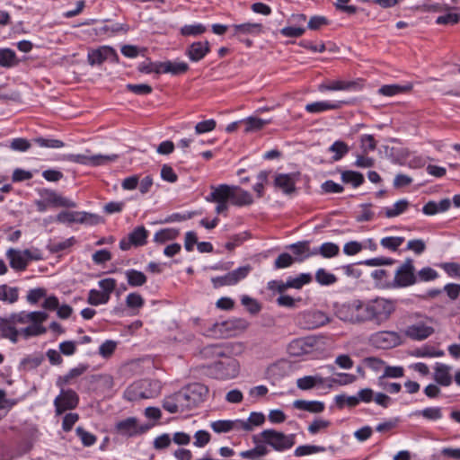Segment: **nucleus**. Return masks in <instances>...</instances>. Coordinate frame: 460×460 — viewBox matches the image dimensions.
Masks as SVG:
<instances>
[{"label":"nucleus","mask_w":460,"mask_h":460,"mask_svg":"<svg viewBox=\"0 0 460 460\" xmlns=\"http://www.w3.org/2000/svg\"><path fill=\"white\" fill-rule=\"evenodd\" d=\"M125 276L128 281V284L130 287H141L146 283L147 278L146 276L139 270H127L125 271Z\"/></svg>","instance_id":"34"},{"label":"nucleus","mask_w":460,"mask_h":460,"mask_svg":"<svg viewBox=\"0 0 460 460\" xmlns=\"http://www.w3.org/2000/svg\"><path fill=\"white\" fill-rule=\"evenodd\" d=\"M450 371L451 367L443 363H437L433 376L435 382L442 386H449L452 384V376Z\"/></svg>","instance_id":"29"},{"label":"nucleus","mask_w":460,"mask_h":460,"mask_svg":"<svg viewBox=\"0 0 460 460\" xmlns=\"http://www.w3.org/2000/svg\"><path fill=\"white\" fill-rule=\"evenodd\" d=\"M109 300V296L100 290L93 288L88 293L87 303L91 305L97 306L100 305H105Z\"/></svg>","instance_id":"42"},{"label":"nucleus","mask_w":460,"mask_h":460,"mask_svg":"<svg viewBox=\"0 0 460 460\" xmlns=\"http://www.w3.org/2000/svg\"><path fill=\"white\" fill-rule=\"evenodd\" d=\"M444 351L431 346H423L417 349L413 355L418 358H438L444 356Z\"/></svg>","instance_id":"49"},{"label":"nucleus","mask_w":460,"mask_h":460,"mask_svg":"<svg viewBox=\"0 0 460 460\" xmlns=\"http://www.w3.org/2000/svg\"><path fill=\"white\" fill-rule=\"evenodd\" d=\"M435 330L432 326L426 325L423 323H418L410 325L405 331L407 337L415 340L422 341L434 333Z\"/></svg>","instance_id":"23"},{"label":"nucleus","mask_w":460,"mask_h":460,"mask_svg":"<svg viewBox=\"0 0 460 460\" xmlns=\"http://www.w3.org/2000/svg\"><path fill=\"white\" fill-rule=\"evenodd\" d=\"M116 431L121 436L133 437L144 433L146 429L138 426L137 418L129 417L116 424Z\"/></svg>","instance_id":"15"},{"label":"nucleus","mask_w":460,"mask_h":460,"mask_svg":"<svg viewBox=\"0 0 460 460\" xmlns=\"http://www.w3.org/2000/svg\"><path fill=\"white\" fill-rule=\"evenodd\" d=\"M273 186L286 195H291L296 192V180L289 173H277L274 178Z\"/></svg>","instance_id":"19"},{"label":"nucleus","mask_w":460,"mask_h":460,"mask_svg":"<svg viewBox=\"0 0 460 460\" xmlns=\"http://www.w3.org/2000/svg\"><path fill=\"white\" fill-rule=\"evenodd\" d=\"M242 305L252 314H258L261 310V305L257 300L250 297L249 296H243L241 299Z\"/></svg>","instance_id":"62"},{"label":"nucleus","mask_w":460,"mask_h":460,"mask_svg":"<svg viewBox=\"0 0 460 460\" xmlns=\"http://www.w3.org/2000/svg\"><path fill=\"white\" fill-rule=\"evenodd\" d=\"M116 348H117L116 341H111V340H107L99 347V354L102 358H108L114 353Z\"/></svg>","instance_id":"60"},{"label":"nucleus","mask_w":460,"mask_h":460,"mask_svg":"<svg viewBox=\"0 0 460 460\" xmlns=\"http://www.w3.org/2000/svg\"><path fill=\"white\" fill-rule=\"evenodd\" d=\"M79 397L72 389H61V393L54 400L56 413L62 414L67 410H73L77 407Z\"/></svg>","instance_id":"10"},{"label":"nucleus","mask_w":460,"mask_h":460,"mask_svg":"<svg viewBox=\"0 0 460 460\" xmlns=\"http://www.w3.org/2000/svg\"><path fill=\"white\" fill-rule=\"evenodd\" d=\"M242 423H243V426H247L246 428H240V430L244 431H252L253 429V427L255 426H261L265 421V416L261 412H252L247 419V420H240Z\"/></svg>","instance_id":"40"},{"label":"nucleus","mask_w":460,"mask_h":460,"mask_svg":"<svg viewBox=\"0 0 460 460\" xmlns=\"http://www.w3.org/2000/svg\"><path fill=\"white\" fill-rule=\"evenodd\" d=\"M6 258L9 261L10 267L15 271H23L28 266V258L23 251L10 248L6 251Z\"/></svg>","instance_id":"21"},{"label":"nucleus","mask_w":460,"mask_h":460,"mask_svg":"<svg viewBox=\"0 0 460 460\" xmlns=\"http://www.w3.org/2000/svg\"><path fill=\"white\" fill-rule=\"evenodd\" d=\"M411 89V85L385 84L378 89V93L384 96H394L404 93Z\"/></svg>","instance_id":"37"},{"label":"nucleus","mask_w":460,"mask_h":460,"mask_svg":"<svg viewBox=\"0 0 460 460\" xmlns=\"http://www.w3.org/2000/svg\"><path fill=\"white\" fill-rule=\"evenodd\" d=\"M358 84L354 81H328L318 85V91L324 93L327 91H349L355 89Z\"/></svg>","instance_id":"27"},{"label":"nucleus","mask_w":460,"mask_h":460,"mask_svg":"<svg viewBox=\"0 0 460 460\" xmlns=\"http://www.w3.org/2000/svg\"><path fill=\"white\" fill-rule=\"evenodd\" d=\"M207 28L201 23L188 24L181 28L182 36H199L206 32Z\"/></svg>","instance_id":"53"},{"label":"nucleus","mask_w":460,"mask_h":460,"mask_svg":"<svg viewBox=\"0 0 460 460\" xmlns=\"http://www.w3.org/2000/svg\"><path fill=\"white\" fill-rule=\"evenodd\" d=\"M76 435L79 437V438L82 441V444L84 447H91L95 444L97 438L95 435L86 431L82 427H77L75 429Z\"/></svg>","instance_id":"58"},{"label":"nucleus","mask_w":460,"mask_h":460,"mask_svg":"<svg viewBox=\"0 0 460 460\" xmlns=\"http://www.w3.org/2000/svg\"><path fill=\"white\" fill-rule=\"evenodd\" d=\"M329 323V317L322 311H305L296 317V323L302 329L314 330Z\"/></svg>","instance_id":"8"},{"label":"nucleus","mask_w":460,"mask_h":460,"mask_svg":"<svg viewBox=\"0 0 460 460\" xmlns=\"http://www.w3.org/2000/svg\"><path fill=\"white\" fill-rule=\"evenodd\" d=\"M163 408L170 413L184 412L187 411L179 391L164 399Z\"/></svg>","instance_id":"26"},{"label":"nucleus","mask_w":460,"mask_h":460,"mask_svg":"<svg viewBox=\"0 0 460 460\" xmlns=\"http://www.w3.org/2000/svg\"><path fill=\"white\" fill-rule=\"evenodd\" d=\"M341 179L344 184L351 185L353 188H358L365 182L364 175L352 170L341 171Z\"/></svg>","instance_id":"31"},{"label":"nucleus","mask_w":460,"mask_h":460,"mask_svg":"<svg viewBox=\"0 0 460 460\" xmlns=\"http://www.w3.org/2000/svg\"><path fill=\"white\" fill-rule=\"evenodd\" d=\"M233 190L230 194V204L236 207L249 206L253 203L252 194L240 188L239 186L232 185Z\"/></svg>","instance_id":"24"},{"label":"nucleus","mask_w":460,"mask_h":460,"mask_svg":"<svg viewBox=\"0 0 460 460\" xmlns=\"http://www.w3.org/2000/svg\"><path fill=\"white\" fill-rule=\"evenodd\" d=\"M345 101H319L311 103H307L305 107V111L308 113H322L327 111L339 110L343 105L347 104Z\"/></svg>","instance_id":"18"},{"label":"nucleus","mask_w":460,"mask_h":460,"mask_svg":"<svg viewBox=\"0 0 460 460\" xmlns=\"http://www.w3.org/2000/svg\"><path fill=\"white\" fill-rule=\"evenodd\" d=\"M32 141L40 146V147L44 148H61L65 146V143L58 139H53V138H44V137H35L32 139Z\"/></svg>","instance_id":"54"},{"label":"nucleus","mask_w":460,"mask_h":460,"mask_svg":"<svg viewBox=\"0 0 460 460\" xmlns=\"http://www.w3.org/2000/svg\"><path fill=\"white\" fill-rule=\"evenodd\" d=\"M89 382L94 385L96 388L102 386L104 389L110 390L113 387V378L108 374L92 375L89 377Z\"/></svg>","instance_id":"38"},{"label":"nucleus","mask_w":460,"mask_h":460,"mask_svg":"<svg viewBox=\"0 0 460 460\" xmlns=\"http://www.w3.org/2000/svg\"><path fill=\"white\" fill-rule=\"evenodd\" d=\"M56 220L59 223H80L94 225L98 223V216L80 211H61Z\"/></svg>","instance_id":"11"},{"label":"nucleus","mask_w":460,"mask_h":460,"mask_svg":"<svg viewBox=\"0 0 460 460\" xmlns=\"http://www.w3.org/2000/svg\"><path fill=\"white\" fill-rule=\"evenodd\" d=\"M212 191L206 197L208 202L223 203L230 202V194L233 190L232 185L219 184L217 186H211Z\"/></svg>","instance_id":"20"},{"label":"nucleus","mask_w":460,"mask_h":460,"mask_svg":"<svg viewBox=\"0 0 460 460\" xmlns=\"http://www.w3.org/2000/svg\"><path fill=\"white\" fill-rule=\"evenodd\" d=\"M261 438L264 444L271 447L274 450L282 452L293 447L296 443V435H286L283 432L269 429L262 430L259 435L253 436L252 439L255 443Z\"/></svg>","instance_id":"2"},{"label":"nucleus","mask_w":460,"mask_h":460,"mask_svg":"<svg viewBox=\"0 0 460 460\" xmlns=\"http://www.w3.org/2000/svg\"><path fill=\"white\" fill-rule=\"evenodd\" d=\"M75 243V237H70L61 242H50L47 248L51 253H58L69 249Z\"/></svg>","instance_id":"47"},{"label":"nucleus","mask_w":460,"mask_h":460,"mask_svg":"<svg viewBox=\"0 0 460 460\" xmlns=\"http://www.w3.org/2000/svg\"><path fill=\"white\" fill-rule=\"evenodd\" d=\"M148 231L144 226H137L128 234V239H122L119 242V248L122 251H128L131 246H144L147 243Z\"/></svg>","instance_id":"13"},{"label":"nucleus","mask_w":460,"mask_h":460,"mask_svg":"<svg viewBox=\"0 0 460 460\" xmlns=\"http://www.w3.org/2000/svg\"><path fill=\"white\" fill-rule=\"evenodd\" d=\"M40 195L45 199V201H47L49 205H52L54 207L75 208L76 206L71 199H66L51 190L44 189L40 191Z\"/></svg>","instance_id":"22"},{"label":"nucleus","mask_w":460,"mask_h":460,"mask_svg":"<svg viewBox=\"0 0 460 460\" xmlns=\"http://www.w3.org/2000/svg\"><path fill=\"white\" fill-rule=\"evenodd\" d=\"M210 52V44L206 41H195L186 49V56L191 62H199Z\"/></svg>","instance_id":"17"},{"label":"nucleus","mask_w":460,"mask_h":460,"mask_svg":"<svg viewBox=\"0 0 460 460\" xmlns=\"http://www.w3.org/2000/svg\"><path fill=\"white\" fill-rule=\"evenodd\" d=\"M357 377L356 376L352 374L348 373H338L337 377H332L329 378L330 384L328 385L329 387L332 386V384H336L339 385H346L352 384L356 381Z\"/></svg>","instance_id":"56"},{"label":"nucleus","mask_w":460,"mask_h":460,"mask_svg":"<svg viewBox=\"0 0 460 460\" xmlns=\"http://www.w3.org/2000/svg\"><path fill=\"white\" fill-rule=\"evenodd\" d=\"M178 235V230L173 228H165L155 234L154 241L158 243H164L167 241L175 239Z\"/></svg>","instance_id":"46"},{"label":"nucleus","mask_w":460,"mask_h":460,"mask_svg":"<svg viewBox=\"0 0 460 460\" xmlns=\"http://www.w3.org/2000/svg\"><path fill=\"white\" fill-rule=\"evenodd\" d=\"M145 300L138 293H129L126 297V305L128 308H141Z\"/></svg>","instance_id":"61"},{"label":"nucleus","mask_w":460,"mask_h":460,"mask_svg":"<svg viewBox=\"0 0 460 460\" xmlns=\"http://www.w3.org/2000/svg\"><path fill=\"white\" fill-rule=\"evenodd\" d=\"M293 406L297 410H302L313 413L323 412L325 409L324 403L320 401L296 400L293 402Z\"/></svg>","instance_id":"32"},{"label":"nucleus","mask_w":460,"mask_h":460,"mask_svg":"<svg viewBox=\"0 0 460 460\" xmlns=\"http://www.w3.org/2000/svg\"><path fill=\"white\" fill-rule=\"evenodd\" d=\"M268 452L269 450L264 444H259L250 450L241 452L240 456L244 459H250L263 456L267 455Z\"/></svg>","instance_id":"52"},{"label":"nucleus","mask_w":460,"mask_h":460,"mask_svg":"<svg viewBox=\"0 0 460 460\" xmlns=\"http://www.w3.org/2000/svg\"><path fill=\"white\" fill-rule=\"evenodd\" d=\"M18 337L19 330L13 326L10 317L0 316V339H6L13 343H16Z\"/></svg>","instance_id":"25"},{"label":"nucleus","mask_w":460,"mask_h":460,"mask_svg":"<svg viewBox=\"0 0 460 460\" xmlns=\"http://www.w3.org/2000/svg\"><path fill=\"white\" fill-rule=\"evenodd\" d=\"M315 280L323 286L332 285L337 281L334 274L326 271L324 269H319L315 272Z\"/></svg>","instance_id":"51"},{"label":"nucleus","mask_w":460,"mask_h":460,"mask_svg":"<svg viewBox=\"0 0 460 460\" xmlns=\"http://www.w3.org/2000/svg\"><path fill=\"white\" fill-rule=\"evenodd\" d=\"M409 207V202L406 199H400L396 201L393 208H385V217L388 218L395 217L402 214Z\"/></svg>","instance_id":"50"},{"label":"nucleus","mask_w":460,"mask_h":460,"mask_svg":"<svg viewBox=\"0 0 460 460\" xmlns=\"http://www.w3.org/2000/svg\"><path fill=\"white\" fill-rule=\"evenodd\" d=\"M396 309V301L377 296L366 302V323L380 325L387 322Z\"/></svg>","instance_id":"1"},{"label":"nucleus","mask_w":460,"mask_h":460,"mask_svg":"<svg viewBox=\"0 0 460 460\" xmlns=\"http://www.w3.org/2000/svg\"><path fill=\"white\" fill-rule=\"evenodd\" d=\"M440 268L451 278L460 279V263L458 262H443Z\"/></svg>","instance_id":"63"},{"label":"nucleus","mask_w":460,"mask_h":460,"mask_svg":"<svg viewBox=\"0 0 460 460\" xmlns=\"http://www.w3.org/2000/svg\"><path fill=\"white\" fill-rule=\"evenodd\" d=\"M230 28L232 30V35L234 38H242L248 35L256 37L263 32V25L257 22L233 24Z\"/></svg>","instance_id":"16"},{"label":"nucleus","mask_w":460,"mask_h":460,"mask_svg":"<svg viewBox=\"0 0 460 460\" xmlns=\"http://www.w3.org/2000/svg\"><path fill=\"white\" fill-rule=\"evenodd\" d=\"M418 282L414 261L406 258L397 268L392 283L383 284V288H401L413 286Z\"/></svg>","instance_id":"3"},{"label":"nucleus","mask_w":460,"mask_h":460,"mask_svg":"<svg viewBox=\"0 0 460 460\" xmlns=\"http://www.w3.org/2000/svg\"><path fill=\"white\" fill-rule=\"evenodd\" d=\"M325 448L321 446H314V445H303L299 446L295 449L294 455L297 457L323 452Z\"/></svg>","instance_id":"55"},{"label":"nucleus","mask_w":460,"mask_h":460,"mask_svg":"<svg viewBox=\"0 0 460 460\" xmlns=\"http://www.w3.org/2000/svg\"><path fill=\"white\" fill-rule=\"evenodd\" d=\"M251 270L252 267L250 265L242 266L226 273L224 276L212 278L211 282L215 288H218L224 286H234L242 279H245Z\"/></svg>","instance_id":"9"},{"label":"nucleus","mask_w":460,"mask_h":460,"mask_svg":"<svg viewBox=\"0 0 460 460\" xmlns=\"http://www.w3.org/2000/svg\"><path fill=\"white\" fill-rule=\"evenodd\" d=\"M329 151L334 154L333 161H340L349 153V147L344 141L337 140L329 147Z\"/></svg>","instance_id":"44"},{"label":"nucleus","mask_w":460,"mask_h":460,"mask_svg":"<svg viewBox=\"0 0 460 460\" xmlns=\"http://www.w3.org/2000/svg\"><path fill=\"white\" fill-rule=\"evenodd\" d=\"M370 341L376 347L387 349L399 345L400 336L395 332L382 331L374 333Z\"/></svg>","instance_id":"14"},{"label":"nucleus","mask_w":460,"mask_h":460,"mask_svg":"<svg viewBox=\"0 0 460 460\" xmlns=\"http://www.w3.org/2000/svg\"><path fill=\"white\" fill-rule=\"evenodd\" d=\"M418 281L428 282L438 278V273L431 267H424L417 274Z\"/></svg>","instance_id":"59"},{"label":"nucleus","mask_w":460,"mask_h":460,"mask_svg":"<svg viewBox=\"0 0 460 460\" xmlns=\"http://www.w3.org/2000/svg\"><path fill=\"white\" fill-rule=\"evenodd\" d=\"M309 244L310 241L305 240L300 241L295 243H292L288 246V248L293 252V253L297 256V261H302L307 259V252H309Z\"/></svg>","instance_id":"41"},{"label":"nucleus","mask_w":460,"mask_h":460,"mask_svg":"<svg viewBox=\"0 0 460 460\" xmlns=\"http://www.w3.org/2000/svg\"><path fill=\"white\" fill-rule=\"evenodd\" d=\"M230 350L224 344H210L205 346L201 350L200 354L202 357L207 358H222L227 356Z\"/></svg>","instance_id":"30"},{"label":"nucleus","mask_w":460,"mask_h":460,"mask_svg":"<svg viewBox=\"0 0 460 460\" xmlns=\"http://www.w3.org/2000/svg\"><path fill=\"white\" fill-rule=\"evenodd\" d=\"M87 60L91 66L102 65L106 60L117 63L119 62V56L112 47L102 46L96 49L89 51Z\"/></svg>","instance_id":"12"},{"label":"nucleus","mask_w":460,"mask_h":460,"mask_svg":"<svg viewBox=\"0 0 460 460\" xmlns=\"http://www.w3.org/2000/svg\"><path fill=\"white\" fill-rule=\"evenodd\" d=\"M208 374L209 376L220 380L234 378L239 374V363L234 358L226 356L222 360L209 365Z\"/></svg>","instance_id":"5"},{"label":"nucleus","mask_w":460,"mask_h":460,"mask_svg":"<svg viewBox=\"0 0 460 460\" xmlns=\"http://www.w3.org/2000/svg\"><path fill=\"white\" fill-rule=\"evenodd\" d=\"M366 302L353 299L336 306V315L339 319L351 323H366Z\"/></svg>","instance_id":"4"},{"label":"nucleus","mask_w":460,"mask_h":460,"mask_svg":"<svg viewBox=\"0 0 460 460\" xmlns=\"http://www.w3.org/2000/svg\"><path fill=\"white\" fill-rule=\"evenodd\" d=\"M210 427L216 433H226L231 430H240V428L247 429V426H243V423H242L240 420H219L211 422Z\"/></svg>","instance_id":"28"},{"label":"nucleus","mask_w":460,"mask_h":460,"mask_svg":"<svg viewBox=\"0 0 460 460\" xmlns=\"http://www.w3.org/2000/svg\"><path fill=\"white\" fill-rule=\"evenodd\" d=\"M19 299V288L11 287L7 284L0 285V301L7 304L13 305L16 303Z\"/></svg>","instance_id":"33"},{"label":"nucleus","mask_w":460,"mask_h":460,"mask_svg":"<svg viewBox=\"0 0 460 460\" xmlns=\"http://www.w3.org/2000/svg\"><path fill=\"white\" fill-rule=\"evenodd\" d=\"M19 64L15 52L8 48L0 49V66L13 67Z\"/></svg>","instance_id":"36"},{"label":"nucleus","mask_w":460,"mask_h":460,"mask_svg":"<svg viewBox=\"0 0 460 460\" xmlns=\"http://www.w3.org/2000/svg\"><path fill=\"white\" fill-rule=\"evenodd\" d=\"M412 415L420 416L427 420L436 421L443 417L441 407H427L415 411Z\"/></svg>","instance_id":"35"},{"label":"nucleus","mask_w":460,"mask_h":460,"mask_svg":"<svg viewBox=\"0 0 460 460\" xmlns=\"http://www.w3.org/2000/svg\"><path fill=\"white\" fill-rule=\"evenodd\" d=\"M157 386L146 379L135 382L126 389L124 397L130 402L154 397L157 394Z\"/></svg>","instance_id":"7"},{"label":"nucleus","mask_w":460,"mask_h":460,"mask_svg":"<svg viewBox=\"0 0 460 460\" xmlns=\"http://www.w3.org/2000/svg\"><path fill=\"white\" fill-rule=\"evenodd\" d=\"M245 125L244 131L246 133L261 130L265 125L269 124L270 120H264L257 117H248L245 119L240 120Z\"/></svg>","instance_id":"39"},{"label":"nucleus","mask_w":460,"mask_h":460,"mask_svg":"<svg viewBox=\"0 0 460 460\" xmlns=\"http://www.w3.org/2000/svg\"><path fill=\"white\" fill-rule=\"evenodd\" d=\"M306 343L303 339L293 340L288 347V351L292 356H300L306 353L305 346Z\"/></svg>","instance_id":"57"},{"label":"nucleus","mask_w":460,"mask_h":460,"mask_svg":"<svg viewBox=\"0 0 460 460\" xmlns=\"http://www.w3.org/2000/svg\"><path fill=\"white\" fill-rule=\"evenodd\" d=\"M320 255L325 259L336 257L340 253V247L338 244L326 242L319 246Z\"/></svg>","instance_id":"48"},{"label":"nucleus","mask_w":460,"mask_h":460,"mask_svg":"<svg viewBox=\"0 0 460 460\" xmlns=\"http://www.w3.org/2000/svg\"><path fill=\"white\" fill-rule=\"evenodd\" d=\"M179 392L188 411L197 407L206 400L208 388L203 384L193 383L181 388Z\"/></svg>","instance_id":"6"},{"label":"nucleus","mask_w":460,"mask_h":460,"mask_svg":"<svg viewBox=\"0 0 460 460\" xmlns=\"http://www.w3.org/2000/svg\"><path fill=\"white\" fill-rule=\"evenodd\" d=\"M47 296V291L43 288H37L29 290L27 294V301L31 304H37L41 298Z\"/></svg>","instance_id":"64"},{"label":"nucleus","mask_w":460,"mask_h":460,"mask_svg":"<svg viewBox=\"0 0 460 460\" xmlns=\"http://www.w3.org/2000/svg\"><path fill=\"white\" fill-rule=\"evenodd\" d=\"M404 240L405 239L402 236H386L381 239L380 244L384 249L391 252H396L403 243Z\"/></svg>","instance_id":"45"},{"label":"nucleus","mask_w":460,"mask_h":460,"mask_svg":"<svg viewBox=\"0 0 460 460\" xmlns=\"http://www.w3.org/2000/svg\"><path fill=\"white\" fill-rule=\"evenodd\" d=\"M311 280V274L301 273L296 278H288L286 281V287H288V288L300 289L304 285L310 283Z\"/></svg>","instance_id":"43"}]
</instances>
